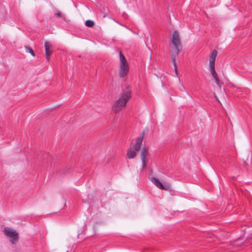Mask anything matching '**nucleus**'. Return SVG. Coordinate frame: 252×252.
Here are the masks:
<instances>
[{
	"instance_id": "1",
	"label": "nucleus",
	"mask_w": 252,
	"mask_h": 252,
	"mask_svg": "<svg viewBox=\"0 0 252 252\" xmlns=\"http://www.w3.org/2000/svg\"><path fill=\"white\" fill-rule=\"evenodd\" d=\"M131 98V90L129 87L123 90L121 94L120 98L116 100L112 107L113 111L118 113L125 107L127 102Z\"/></svg>"
},
{
	"instance_id": "13",
	"label": "nucleus",
	"mask_w": 252,
	"mask_h": 252,
	"mask_svg": "<svg viewBox=\"0 0 252 252\" xmlns=\"http://www.w3.org/2000/svg\"><path fill=\"white\" fill-rule=\"evenodd\" d=\"M85 25L86 26L91 28L94 26V23L92 20H88L86 21Z\"/></svg>"
},
{
	"instance_id": "17",
	"label": "nucleus",
	"mask_w": 252,
	"mask_h": 252,
	"mask_svg": "<svg viewBox=\"0 0 252 252\" xmlns=\"http://www.w3.org/2000/svg\"><path fill=\"white\" fill-rule=\"evenodd\" d=\"M55 15L57 17H60V18H62L63 17L62 14V13L60 11H58V12H57L55 14Z\"/></svg>"
},
{
	"instance_id": "7",
	"label": "nucleus",
	"mask_w": 252,
	"mask_h": 252,
	"mask_svg": "<svg viewBox=\"0 0 252 252\" xmlns=\"http://www.w3.org/2000/svg\"><path fill=\"white\" fill-rule=\"evenodd\" d=\"M46 58L48 62L50 60V56L52 54L53 51L52 49V45L48 41H46L44 44Z\"/></svg>"
},
{
	"instance_id": "18",
	"label": "nucleus",
	"mask_w": 252,
	"mask_h": 252,
	"mask_svg": "<svg viewBox=\"0 0 252 252\" xmlns=\"http://www.w3.org/2000/svg\"><path fill=\"white\" fill-rule=\"evenodd\" d=\"M217 85L220 88H221V84L219 80H218L217 81H215Z\"/></svg>"
},
{
	"instance_id": "11",
	"label": "nucleus",
	"mask_w": 252,
	"mask_h": 252,
	"mask_svg": "<svg viewBox=\"0 0 252 252\" xmlns=\"http://www.w3.org/2000/svg\"><path fill=\"white\" fill-rule=\"evenodd\" d=\"M210 71L213 77L215 79V81H217L218 80H219V77L218 76V74L215 70V67H210Z\"/></svg>"
},
{
	"instance_id": "5",
	"label": "nucleus",
	"mask_w": 252,
	"mask_h": 252,
	"mask_svg": "<svg viewBox=\"0 0 252 252\" xmlns=\"http://www.w3.org/2000/svg\"><path fill=\"white\" fill-rule=\"evenodd\" d=\"M4 232L6 236L12 239L10 241L12 244L15 243V241L18 240V233L16 231L13 230L9 228H7L4 229Z\"/></svg>"
},
{
	"instance_id": "6",
	"label": "nucleus",
	"mask_w": 252,
	"mask_h": 252,
	"mask_svg": "<svg viewBox=\"0 0 252 252\" xmlns=\"http://www.w3.org/2000/svg\"><path fill=\"white\" fill-rule=\"evenodd\" d=\"M148 156V148L143 147L141 152V158L142 162V170H144L147 166L146 158Z\"/></svg>"
},
{
	"instance_id": "10",
	"label": "nucleus",
	"mask_w": 252,
	"mask_h": 252,
	"mask_svg": "<svg viewBox=\"0 0 252 252\" xmlns=\"http://www.w3.org/2000/svg\"><path fill=\"white\" fill-rule=\"evenodd\" d=\"M210 71L213 77L215 79V81H217L218 80H219V77L218 76V74L215 70V67H210Z\"/></svg>"
},
{
	"instance_id": "19",
	"label": "nucleus",
	"mask_w": 252,
	"mask_h": 252,
	"mask_svg": "<svg viewBox=\"0 0 252 252\" xmlns=\"http://www.w3.org/2000/svg\"><path fill=\"white\" fill-rule=\"evenodd\" d=\"M215 97L216 98V99L220 103V102L218 99V97L217 96V95L215 94Z\"/></svg>"
},
{
	"instance_id": "14",
	"label": "nucleus",
	"mask_w": 252,
	"mask_h": 252,
	"mask_svg": "<svg viewBox=\"0 0 252 252\" xmlns=\"http://www.w3.org/2000/svg\"><path fill=\"white\" fill-rule=\"evenodd\" d=\"M26 49L27 52L30 53L33 57L35 56L34 53L31 47L29 46H26Z\"/></svg>"
},
{
	"instance_id": "12",
	"label": "nucleus",
	"mask_w": 252,
	"mask_h": 252,
	"mask_svg": "<svg viewBox=\"0 0 252 252\" xmlns=\"http://www.w3.org/2000/svg\"><path fill=\"white\" fill-rule=\"evenodd\" d=\"M215 60L216 59L214 58H212L210 57L209 59V67H215Z\"/></svg>"
},
{
	"instance_id": "2",
	"label": "nucleus",
	"mask_w": 252,
	"mask_h": 252,
	"mask_svg": "<svg viewBox=\"0 0 252 252\" xmlns=\"http://www.w3.org/2000/svg\"><path fill=\"white\" fill-rule=\"evenodd\" d=\"M172 48L174 49V53L171 55V61L173 63L176 74L177 75V66L176 63V56L178 55L182 50L181 40L177 31H174L171 38Z\"/></svg>"
},
{
	"instance_id": "3",
	"label": "nucleus",
	"mask_w": 252,
	"mask_h": 252,
	"mask_svg": "<svg viewBox=\"0 0 252 252\" xmlns=\"http://www.w3.org/2000/svg\"><path fill=\"white\" fill-rule=\"evenodd\" d=\"M120 60L119 75L121 78H124L129 71V66L127 62L122 53L119 52Z\"/></svg>"
},
{
	"instance_id": "9",
	"label": "nucleus",
	"mask_w": 252,
	"mask_h": 252,
	"mask_svg": "<svg viewBox=\"0 0 252 252\" xmlns=\"http://www.w3.org/2000/svg\"><path fill=\"white\" fill-rule=\"evenodd\" d=\"M136 155V152L131 148L127 150L126 156L128 158H133Z\"/></svg>"
},
{
	"instance_id": "8",
	"label": "nucleus",
	"mask_w": 252,
	"mask_h": 252,
	"mask_svg": "<svg viewBox=\"0 0 252 252\" xmlns=\"http://www.w3.org/2000/svg\"><path fill=\"white\" fill-rule=\"evenodd\" d=\"M141 138L137 139L136 141V143L134 145L133 148L135 151L138 152L140 150L142 142L141 141Z\"/></svg>"
},
{
	"instance_id": "16",
	"label": "nucleus",
	"mask_w": 252,
	"mask_h": 252,
	"mask_svg": "<svg viewBox=\"0 0 252 252\" xmlns=\"http://www.w3.org/2000/svg\"><path fill=\"white\" fill-rule=\"evenodd\" d=\"M144 135H145V131H144V130H143L140 136L139 137H138L137 139H140V138H141V141L142 142L143 140L144 139Z\"/></svg>"
},
{
	"instance_id": "15",
	"label": "nucleus",
	"mask_w": 252,
	"mask_h": 252,
	"mask_svg": "<svg viewBox=\"0 0 252 252\" xmlns=\"http://www.w3.org/2000/svg\"><path fill=\"white\" fill-rule=\"evenodd\" d=\"M217 54H218L217 51L216 50H213L211 54L210 57L214 58L216 59V58L217 56Z\"/></svg>"
},
{
	"instance_id": "4",
	"label": "nucleus",
	"mask_w": 252,
	"mask_h": 252,
	"mask_svg": "<svg viewBox=\"0 0 252 252\" xmlns=\"http://www.w3.org/2000/svg\"><path fill=\"white\" fill-rule=\"evenodd\" d=\"M151 181L158 188L167 191L171 190V187L168 183H164L163 185L156 178L151 177Z\"/></svg>"
}]
</instances>
